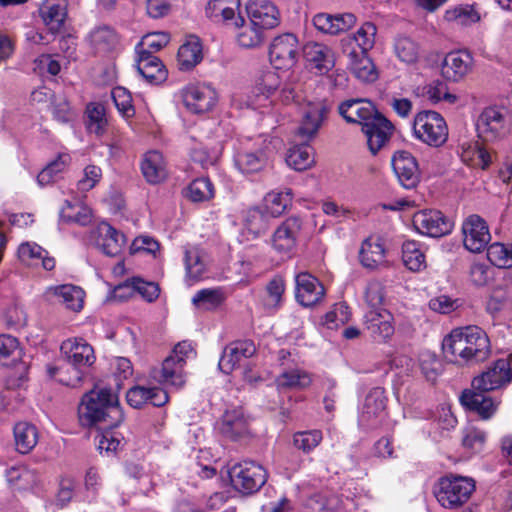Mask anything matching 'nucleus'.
Instances as JSON below:
<instances>
[{
	"label": "nucleus",
	"mask_w": 512,
	"mask_h": 512,
	"mask_svg": "<svg viewBox=\"0 0 512 512\" xmlns=\"http://www.w3.org/2000/svg\"><path fill=\"white\" fill-rule=\"evenodd\" d=\"M445 358L454 364L475 365L491 354L490 339L480 327L470 325L452 330L442 341Z\"/></svg>",
	"instance_id": "obj_1"
},
{
	"label": "nucleus",
	"mask_w": 512,
	"mask_h": 512,
	"mask_svg": "<svg viewBox=\"0 0 512 512\" xmlns=\"http://www.w3.org/2000/svg\"><path fill=\"white\" fill-rule=\"evenodd\" d=\"M78 419L85 428H116L124 420L119 397L111 388H93L83 394L78 405Z\"/></svg>",
	"instance_id": "obj_2"
},
{
	"label": "nucleus",
	"mask_w": 512,
	"mask_h": 512,
	"mask_svg": "<svg viewBox=\"0 0 512 512\" xmlns=\"http://www.w3.org/2000/svg\"><path fill=\"white\" fill-rule=\"evenodd\" d=\"M476 490V481L472 477L447 473L433 485V494L439 505L445 509L456 510L463 507Z\"/></svg>",
	"instance_id": "obj_3"
},
{
	"label": "nucleus",
	"mask_w": 512,
	"mask_h": 512,
	"mask_svg": "<svg viewBox=\"0 0 512 512\" xmlns=\"http://www.w3.org/2000/svg\"><path fill=\"white\" fill-rule=\"evenodd\" d=\"M61 351L72 365V377H60L59 382L68 387H77L83 378L82 368L92 366L96 360L93 347L83 338L63 341Z\"/></svg>",
	"instance_id": "obj_4"
},
{
	"label": "nucleus",
	"mask_w": 512,
	"mask_h": 512,
	"mask_svg": "<svg viewBox=\"0 0 512 512\" xmlns=\"http://www.w3.org/2000/svg\"><path fill=\"white\" fill-rule=\"evenodd\" d=\"M413 135L431 147H441L448 140V126L444 117L433 110L418 112L413 120Z\"/></svg>",
	"instance_id": "obj_5"
},
{
	"label": "nucleus",
	"mask_w": 512,
	"mask_h": 512,
	"mask_svg": "<svg viewBox=\"0 0 512 512\" xmlns=\"http://www.w3.org/2000/svg\"><path fill=\"white\" fill-rule=\"evenodd\" d=\"M228 476L234 490L243 495H252L267 482V471L254 461H243L228 469Z\"/></svg>",
	"instance_id": "obj_6"
},
{
	"label": "nucleus",
	"mask_w": 512,
	"mask_h": 512,
	"mask_svg": "<svg viewBox=\"0 0 512 512\" xmlns=\"http://www.w3.org/2000/svg\"><path fill=\"white\" fill-rule=\"evenodd\" d=\"M387 401L384 388L374 387L369 391L358 416V424L363 430L378 429L386 422L388 418Z\"/></svg>",
	"instance_id": "obj_7"
},
{
	"label": "nucleus",
	"mask_w": 512,
	"mask_h": 512,
	"mask_svg": "<svg viewBox=\"0 0 512 512\" xmlns=\"http://www.w3.org/2000/svg\"><path fill=\"white\" fill-rule=\"evenodd\" d=\"M302 226L303 222L298 216H290L283 220L270 239L274 252L282 257L291 258L296 250Z\"/></svg>",
	"instance_id": "obj_8"
},
{
	"label": "nucleus",
	"mask_w": 512,
	"mask_h": 512,
	"mask_svg": "<svg viewBox=\"0 0 512 512\" xmlns=\"http://www.w3.org/2000/svg\"><path fill=\"white\" fill-rule=\"evenodd\" d=\"M488 393L489 391H480L473 387L464 389L459 396V402L466 412L488 421L497 414L502 402L500 398L492 397Z\"/></svg>",
	"instance_id": "obj_9"
},
{
	"label": "nucleus",
	"mask_w": 512,
	"mask_h": 512,
	"mask_svg": "<svg viewBox=\"0 0 512 512\" xmlns=\"http://www.w3.org/2000/svg\"><path fill=\"white\" fill-rule=\"evenodd\" d=\"M511 382V362L508 358H501L491 363L481 374L475 376L471 381V387L491 392L502 389Z\"/></svg>",
	"instance_id": "obj_10"
},
{
	"label": "nucleus",
	"mask_w": 512,
	"mask_h": 512,
	"mask_svg": "<svg viewBox=\"0 0 512 512\" xmlns=\"http://www.w3.org/2000/svg\"><path fill=\"white\" fill-rule=\"evenodd\" d=\"M180 94L185 108L196 115L211 111L218 100L216 90L204 83L188 84Z\"/></svg>",
	"instance_id": "obj_11"
},
{
	"label": "nucleus",
	"mask_w": 512,
	"mask_h": 512,
	"mask_svg": "<svg viewBox=\"0 0 512 512\" xmlns=\"http://www.w3.org/2000/svg\"><path fill=\"white\" fill-rule=\"evenodd\" d=\"M299 55V42L296 35L283 33L276 36L269 47V60L275 69L293 67Z\"/></svg>",
	"instance_id": "obj_12"
},
{
	"label": "nucleus",
	"mask_w": 512,
	"mask_h": 512,
	"mask_svg": "<svg viewBox=\"0 0 512 512\" xmlns=\"http://www.w3.org/2000/svg\"><path fill=\"white\" fill-rule=\"evenodd\" d=\"M394 129L392 122L379 111L363 123L361 131L366 138L368 150L373 156L377 155L390 141Z\"/></svg>",
	"instance_id": "obj_13"
},
{
	"label": "nucleus",
	"mask_w": 512,
	"mask_h": 512,
	"mask_svg": "<svg viewBox=\"0 0 512 512\" xmlns=\"http://www.w3.org/2000/svg\"><path fill=\"white\" fill-rule=\"evenodd\" d=\"M463 245L472 253H481L491 240L488 224L478 214L467 216L462 223Z\"/></svg>",
	"instance_id": "obj_14"
},
{
	"label": "nucleus",
	"mask_w": 512,
	"mask_h": 512,
	"mask_svg": "<svg viewBox=\"0 0 512 512\" xmlns=\"http://www.w3.org/2000/svg\"><path fill=\"white\" fill-rule=\"evenodd\" d=\"M413 226L422 235L442 237L452 231L453 223L439 210H422L414 214Z\"/></svg>",
	"instance_id": "obj_15"
},
{
	"label": "nucleus",
	"mask_w": 512,
	"mask_h": 512,
	"mask_svg": "<svg viewBox=\"0 0 512 512\" xmlns=\"http://www.w3.org/2000/svg\"><path fill=\"white\" fill-rule=\"evenodd\" d=\"M391 165L399 183L405 189H413L420 182L418 161L411 152L395 151L391 158Z\"/></svg>",
	"instance_id": "obj_16"
},
{
	"label": "nucleus",
	"mask_w": 512,
	"mask_h": 512,
	"mask_svg": "<svg viewBox=\"0 0 512 512\" xmlns=\"http://www.w3.org/2000/svg\"><path fill=\"white\" fill-rule=\"evenodd\" d=\"M240 0H210L205 7V15L214 23L238 27L244 23L240 15Z\"/></svg>",
	"instance_id": "obj_17"
},
{
	"label": "nucleus",
	"mask_w": 512,
	"mask_h": 512,
	"mask_svg": "<svg viewBox=\"0 0 512 512\" xmlns=\"http://www.w3.org/2000/svg\"><path fill=\"white\" fill-rule=\"evenodd\" d=\"M256 351L255 343L250 339L232 341L223 350L218 363L219 369L230 374L242 360L251 358Z\"/></svg>",
	"instance_id": "obj_18"
},
{
	"label": "nucleus",
	"mask_w": 512,
	"mask_h": 512,
	"mask_svg": "<svg viewBox=\"0 0 512 512\" xmlns=\"http://www.w3.org/2000/svg\"><path fill=\"white\" fill-rule=\"evenodd\" d=\"M295 297L298 303L304 307H313L318 304L325 295L322 283L308 272H300L295 276Z\"/></svg>",
	"instance_id": "obj_19"
},
{
	"label": "nucleus",
	"mask_w": 512,
	"mask_h": 512,
	"mask_svg": "<svg viewBox=\"0 0 512 512\" xmlns=\"http://www.w3.org/2000/svg\"><path fill=\"white\" fill-rule=\"evenodd\" d=\"M186 359L181 356H167L160 368H153L150 377L160 384L181 387L185 383L184 367Z\"/></svg>",
	"instance_id": "obj_20"
},
{
	"label": "nucleus",
	"mask_w": 512,
	"mask_h": 512,
	"mask_svg": "<svg viewBox=\"0 0 512 512\" xmlns=\"http://www.w3.org/2000/svg\"><path fill=\"white\" fill-rule=\"evenodd\" d=\"M473 68V57L465 50L449 52L441 65L442 76L452 82L464 79Z\"/></svg>",
	"instance_id": "obj_21"
},
{
	"label": "nucleus",
	"mask_w": 512,
	"mask_h": 512,
	"mask_svg": "<svg viewBox=\"0 0 512 512\" xmlns=\"http://www.w3.org/2000/svg\"><path fill=\"white\" fill-rule=\"evenodd\" d=\"M365 328L373 339L386 342L395 332L394 316L387 309H371L365 315Z\"/></svg>",
	"instance_id": "obj_22"
},
{
	"label": "nucleus",
	"mask_w": 512,
	"mask_h": 512,
	"mask_svg": "<svg viewBox=\"0 0 512 512\" xmlns=\"http://www.w3.org/2000/svg\"><path fill=\"white\" fill-rule=\"evenodd\" d=\"M246 10L250 21L265 30L275 28L280 23L279 11L269 0H249Z\"/></svg>",
	"instance_id": "obj_23"
},
{
	"label": "nucleus",
	"mask_w": 512,
	"mask_h": 512,
	"mask_svg": "<svg viewBox=\"0 0 512 512\" xmlns=\"http://www.w3.org/2000/svg\"><path fill=\"white\" fill-rule=\"evenodd\" d=\"M505 113L502 108L490 106L480 114L476 127L480 136L486 141H493L500 136L505 128Z\"/></svg>",
	"instance_id": "obj_24"
},
{
	"label": "nucleus",
	"mask_w": 512,
	"mask_h": 512,
	"mask_svg": "<svg viewBox=\"0 0 512 512\" xmlns=\"http://www.w3.org/2000/svg\"><path fill=\"white\" fill-rule=\"evenodd\" d=\"M136 68L139 74L151 84H160L168 76V71L160 58L144 49L138 50Z\"/></svg>",
	"instance_id": "obj_25"
},
{
	"label": "nucleus",
	"mask_w": 512,
	"mask_h": 512,
	"mask_svg": "<svg viewBox=\"0 0 512 512\" xmlns=\"http://www.w3.org/2000/svg\"><path fill=\"white\" fill-rule=\"evenodd\" d=\"M377 111V108L371 101L359 98L345 100L338 106L339 115L347 123L359 124L361 127L363 123L367 122Z\"/></svg>",
	"instance_id": "obj_26"
},
{
	"label": "nucleus",
	"mask_w": 512,
	"mask_h": 512,
	"mask_svg": "<svg viewBox=\"0 0 512 512\" xmlns=\"http://www.w3.org/2000/svg\"><path fill=\"white\" fill-rule=\"evenodd\" d=\"M328 112L329 108L324 102L309 103L303 113L298 134L306 141L314 138L326 119Z\"/></svg>",
	"instance_id": "obj_27"
},
{
	"label": "nucleus",
	"mask_w": 512,
	"mask_h": 512,
	"mask_svg": "<svg viewBox=\"0 0 512 512\" xmlns=\"http://www.w3.org/2000/svg\"><path fill=\"white\" fill-rule=\"evenodd\" d=\"M361 265L369 270H376L386 264V249L383 240L377 236L367 237L359 250Z\"/></svg>",
	"instance_id": "obj_28"
},
{
	"label": "nucleus",
	"mask_w": 512,
	"mask_h": 512,
	"mask_svg": "<svg viewBox=\"0 0 512 512\" xmlns=\"http://www.w3.org/2000/svg\"><path fill=\"white\" fill-rule=\"evenodd\" d=\"M140 169L144 179L152 185L160 184L168 177L165 158L157 150H150L143 155Z\"/></svg>",
	"instance_id": "obj_29"
},
{
	"label": "nucleus",
	"mask_w": 512,
	"mask_h": 512,
	"mask_svg": "<svg viewBox=\"0 0 512 512\" xmlns=\"http://www.w3.org/2000/svg\"><path fill=\"white\" fill-rule=\"evenodd\" d=\"M303 54L309 65L319 74L328 73L335 65L333 51L325 44L308 42L303 47Z\"/></svg>",
	"instance_id": "obj_30"
},
{
	"label": "nucleus",
	"mask_w": 512,
	"mask_h": 512,
	"mask_svg": "<svg viewBox=\"0 0 512 512\" xmlns=\"http://www.w3.org/2000/svg\"><path fill=\"white\" fill-rule=\"evenodd\" d=\"M67 3L65 0L47 1L40 8V16L48 31L53 34H59L67 19Z\"/></svg>",
	"instance_id": "obj_31"
},
{
	"label": "nucleus",
	"mask_w": 512,
	"mask_h": 512,
	"mask_svg": "<svg viewBox=\"0 0 512 512\" xmlns=\"http://www.w3.org/2000/svg\"><path fill=\"white\" fill-rule=\"evenodd\" d=\"M348 58L349 69L357 79L367 83L377 80L378 72L372 59L368 56V52L352 48L348 53Z\"/></svg>",
	"instance_id": "obj_32"
},
{
	"label": "nucleus",
	"mask_w": 512,
	"mask_h": 512,
	"mask_svg": "<svg viewBox=\"0 0 512 512\" xmlns=\"http://www.w3.org/2000/svg\"><path fill=\"white\" fill-rule=\"evenodd\" d=\"M18 257L19 260L27 266H37L41 264L47 271L53 270L56 264L55 258L50 256L48 251L43 247L34 242L22 243L18 248Z\"/></svg>",
	"instance_id": "obj_33"
},
{
	"label": "nucleus",
	"mask_w": 512,
	"mask_h": 512,
	"mask_svg": "<svg viewBox=\"0 0 512 512\" xmlns=\"http://www.w3.org/2000/svg\"><path fill=\"white\" fill-rule=\"evenodd\" d=\"M97 246L103 254L115 257L121 254L125 244V236L109 224H103L98 229Z\"/></svg>",
	"instance_id": "obj_34"
},
{
	"label": "nucleus",
	"mask_w": 512,
	"mask_h": 512,
	"mask_svg": "<svg viewBox=\"0 0 512 512\" xmlns=\"http://www.w3.org/2000/svg\"><path fill=\"white\" fill-rule=\"evenodd\" d=\"M203 59L202 44L197 36H190L178 49L177 62L181 71H189Z\"/></svg>",
	"instance_id": "obj_35"
},
{
	"label": "nucleus",
	"mask_w": 512,
	"mask_h": 512,
	"mask_svg": "<svg viewBox=\"0 0 512 512\" xmlns=\"http://www.w3.org/2000/svg\"><path fill=\"white\" fill-rule=\"evenodd\" d=\"M236 168L243 174L262 171L268 164V157L263 149L257 151H238L234 156Z\"/></svg>",
	"instance_id": "obj_36"
},
{
	"label": "nucleus",
	"mask_w": 512,
	"mask_h": 512,
	"mask_svg": "<svg viewBox=\"0 0 512 512\" xmlns=\"http://www.w3.org/2000/svg\"><path fill=\"white\" fill-rule=\"evenodd\" d=\"M220 432L226 438L238 440L248 432V423L242 412L226 411L222 417Z\"/></svg>",
	"instance_id": "obj_37"
},
{
	"label": "nucleus",
	"mask_w": 512,
	"mask_h": 512,
	"mask_svg": "<svg viewBox=\"0 0 512 512\" xmlns=\"http://www.w3.org/2000/svg\"><path fill=\"white\" fill-rule=\"evenodd\" d=\"M285 290L286 284L284 277L279 274L274 275L268 281L264 289L262 299L264 308L271 312L279 310L283 305Z\"/></svg>",
	"instance_id": "obj_38"
},
{
	"label": "nucleus",
	"mask_w": 512,
	"mask_h": 512,
	"mask_svg": "<svg viewBox=\"0 0 512 512\" xmlns=\"http://www.w3.org/2000/svg\"><path fill=\"white\" fill-rule=\"evenodd\" d=\"M117 290H128V294L138 293L149 303L156 301L160 295V287L157 283L145 281L140 277L127 279L124 283L117 285Z\"/></svg>",
	"instance_id": "obj_39"
},
{
	"label": "nucleus",
	"mask_w": 512,
	"mask_h": 512,
	"mask_svg": "<svg viewBox=\"0 0 512 512\" xmlns=\"http://www.w3.org/2000/svg\"><path fill=\"white\" fill-rule=\"evenodd\" d=\"M461 446L468 456L481 453L486 446L488 434L476 426H467L461 432Z\"/></svg>",
	"instance_id": "obj_40"
},
{
	"label": "nucleus",
	"mask_w": 512,
	"mask_h": 512,
	"mask_svg": "<svg viewBox=\"0 0 512 512\" xmlns=\"http://www.w3.org/2000/svg\"><path fill=\"white\" fill-rule=\"evenodd\" d=\"M13 433L16 450L21 454L29 453L38 442V430L31 423H16L13 429Z\"/></svg>",
	"instance_id": "obj_41"
},
{
	"label": "nucleus",
	"mask_w": 512,
	"mask_h": 512,
	"mask_svg": "<svg viewBox=\"0 0 512 512\" xmlns=\"http://www.w3.org/2000/svg\"><path fill=\"white\" fill-rule=\"evenodd\" d=\"M402 261L410 271L419 272L426 267V256L421 244L415 240H407L402 244Z\"/></svg>",
	"instance_id": "obj_42"
},
{
	"label": "nucleus",
	"mask_w": 512,
	"mask_h": 512,
	"mask_svg": "<svg viewBox=\"0 0 512 512\" xmlns=\"http://www.w3.org/2000/svg\"><path fill=\"white\" fill-rule=\"evenodd\" d=\"M270 217L265 209L252 207L245 212L243 223L250 234L258 237L269 228Z\"/></svg>",
	"instance_id": "obj_43"
},
{
	"label": "nucleus",
	"mask_w": 512,
	"mask_h": 512,
	"mask_svg": "<svg viewBox=\"0 0 512 512\" xmlns=\"http://www.w3.org/2000/svg\"><path fill=\"white\" fill-rule=\"evenodd\" d=\"M313 148L308 144H300L291 147L286 156L288 166L296 171H304L314 163Z\"/></svg>",
	"instance_id": "obj_44"
},
{
	"label": "nucleus",
	"mask_w": 512,
	"mask_h": 512,
	"mask_svg": "<svg viewBox=\"0 0 512 512\" xmlns=\"http://www.w3.org/2000/svg\"><path fill=\"white\" fill-rule=\"evenodd\" d=\"M263 201L267 213L271 217H279L292 204V192L290 189L270 191L265 195Z\"/></svg>",
	"instance_id": "obj_45"
},
{
	"label": "nucleus",
	"mask_w": 512,
	"mask_h": 512,
	"mask_svg": "<svg viewBox=\"0 0 512 512\" xmlns=\"http://www.w3.org/2000/svg\"><path fill=\"white\" fill-rule=\"evenodd\" d=\"M279 387L285 389H306L312 383V376L309 372L302 369H291L282 372L276 378Z\"/></svg>",
	"instance_id": "obj_46"
},
{
	"label": "nucleus",
	"mask_w": 512,
	"mask_h": 512,
	"mask_svg": "<svg viewBox=\"0 0 512 512\" xmlns=\"http://www.w3.org/2000/svg\"><path fill=\"white\" fill-rule=\"evenodd\" d=\"M225 301V295L221 288H204L197 291L192 303L199 309L213 311L220 307Z\"/></svg>",
	"instance_id": "obj_47"
},
{
	"label": "nucleus",
	"mask_w": 512,
	"mask_h": 512,
	"mask_svg": "<svg viewBox=\"0 0 512 512\" xmlns=\"http://www.w3.org/2000/svg\"><path fill=\"white\" fill-rule=\"evenodd\" d=\"M215 196V188L208 177L194 179L186 189V197L195 203L209 201Z\"/></svg>",
	"instance_id": "obj_48"
},
{
	"label": "nucleus",
	"mask_w": 512,
	"mask_h": 512,
	"mask_svg": "<svg viewBox=\"0 0 512 512\" xmlns=\"http://www.w3.org/2000/svg\"><path fill=\"white\" fill-rule=\"evenodd\" d=\"M394 53L396 57L406 63L414 64L418 61L420 55V47L410 37L399 36L394 41Z\"/></svg>",
	"instance_id": "obj_49"
},
{
	"label": "nucleus",
	"mask_w": 512,
	"mask_h": 512,
	"mask_svg": "<svg viewBox=\"0 0 512 512\" xmlns=\"http://www.w3.org/2000/svg\"><path fill=\"white\" fill-rule=\"evenodd\" d=\"M105 112L104 105L99 102H90L86 106L87 128L97 136L103 135L106 131L107 119L105 118Z\"/></svg>",
	"instance_id": "obj_50"
},
{
	"label": "nucleus",
	"mask_w": 512,
	"mask_h": 512,
	"mask_svg": "<svg viewBox=\"0 0 512 512\" xmlns=\"http://www.w3.org/2000/svg\"><path fill=\"white\" fill-rule=\"evenodd\" d=\"M60 218L65 223L86 226L91 222V211L86 206L73 204L66 200L60 211Z\"/></svg>",
	"instance_id": "obj_51"
},
{
	"label": "nucleus",
	"mask_w": 512,
	"mask_h": 512,
	"mask_svg": "<svg viewBox=\"0 0 512 512\" xmlns=\"http://www.w3.org/2000/svg\"><path fill=\"white\" fill-rule=\"evenodd\" d=\"M444 18L449 22H457L463 26L475 24L481 19L478 11L469 5H459L447 9L445 11Z\"/></svg>",
	"instance_id": "obj_52"
},
{
	"label": "nucleus",
	"mask_w": 512,
	"mask_h": 512,
	"mask_svg": "<svg viewBox=\"0 0 512 512\" xmlns=\"http://www.w3.org/2000/svg\"><path fill=\"white\" fill-rule=\"evenodd\" d=\"M321 430L298 431L293 434V445L305 454L312 452L322 442Z\"/></svg>",
	"instance_id": "obj_53"
},
{
	"label": "nucleus",
	"mask_w": 512,
	"mask_h": 512,
	"mask_svg": "<svg viewBox=\"0 0 512 512\" xmlns=\"http://www.w3.org/2000/svg\"><path fill=\"white\" fill-rule=\"evenodd\" d=\"M240 31L237 34V42L243 48H255L261 45L264 39V30L255 26L251 21L249 25H239Z\"/></svg>",
	"instance_id": "obj_54"
},
{
	"label": "nucleus",
	"mask_w": 512,
	"mask_h": 512,
	"mask_svg": "<svg viewBox=\"0 0 512 512\" xmlns=\"http://www.w3.org/2000/svg\"><path fill=\"white\" fill-rule=\"evenodd\" d=\"M114 428H102L96 436L97 448L102 453L115 454L122 445L123 438L113 430Z\"/></svg>",
	"instance_id": "obj_55"
},
{
	"label": "nucleus",
	"mask_w": 512,
	"mask_h": 512,
	"mask_svg": "<svg viewBox=\"0 0 512 512\" xmlns=\"http://www.w3.org/2000/svg\"><path fill=\"white\" fill-rule=\"evenodd\" d=\"M377 27L372 22H365L353 35V41L358 47V51L368 52L375 44Z\"/></svg>",
	"instance_id": "obj_56"
},
{
	"label": "nucleus",
	"mask_w": 512,
	"mask_h": 512,
	"mask_svg": "<svg viewBox=\"0 0 512 512\" xmlns=\"http://www.w3.org/2000/svg\"><path fill=\"white\" fill-rule=\"evenodd\" d=\"M57 294L63 299L67 308L73 311H80L84 304V291L74 285H62L58 288Z\"/></svg>",
	"instance_id": "obj_57"
},
{
	"label": "nucleus",
	"mask_w": 512,
	"mask_h": 512,
	"mask_svg": "<svg viewBox=\"0 0 512 512\" xmlns=\"http://www.w3.org/2000/svg\"><path fill=\"white\" fill-rule=\"evenodd\" d=\"M169 41L170 35L167 32L148 33L136 45L135 51L138 53V50L144 49V51H150L151 54H154L167 46Z\"/></svg>",
	"instance_id": "obj_58"
},
{
	"label": "nucleus",
	"mask_w": 512,
	"mask_h": 512,
	"mask_svg": "<svg viewBox=\"0 0 512 512\" xmlns=\"http://www.w3.org/2000/svg\"><path fill=\"white\" fill-rule=\"evenodd\" d=\"M113 102L119 113L125 117H132L135 114V108L132 104L131 93L122 86L114 87L111 91Z\"/></svg>",
	"instance_id": "obj_59"
},
{
	"label": "nucleus",
	"mask_w": 512,
	"mask_h": 512,
	"mask_svg": "<svg viewBox=\"0 0 512 512\" xmlns=\"http://www.w3.org/2000/svg\"><path fill=\"white\" fill-rule=\"evenodd\" d=\"M52 114L55 120L64 124L72 122L76 117L74 109L64 96L54 98L52 101Z\"/></svg>",
	"instance_id": "obj_60"
},
{
	"label": "nucleus",
	"mask_w": 512,
	"mask_h": 512,
	"mask_svg": "<svg viewBox=\"0 0 512 512\" xmlns=\"http://www.w3.org/2000/svg\"><path fill=\"white\" fill-rule=\"evenodd\" d=\"M385 286L379 280H371L368 282L365 290V300L371 309H382L381 306L385 301Z\"/></svg>",
	"instance_id": "obj_61"
},
{
	"label": "nucleus",
	"mask_w": 512,
	"mask_h": 512,
	"mask_svg": "<svg viewBox=\"0 0 512 512\" xmlns=\"http://www.w3.org/2000/svg\"><path fill=\"white\" fill-rule=\"evenodd\" d=\"M184 260L186 276L194 282L199 281L205 272V264L199 255L193 251H186Z\"/></svg>",
	"instance_id": "obj_62"
},
{
	"label": "nucleus",
	"mask_w": 512,
	"mask_h": 512,
	"mask_svg": "<svg viewBox=\"0 0 512 512\" xmlns=\"http://www.w3.org/2000/svg\"><path fill=\"white\" fill-rule=\"evenodd\" d=\"M101 178V168L96 165H88L84 168V176L78 181L77 187L81 191H89L97 185Z\"/></svg>",
	"instance_id": "obj_63"
},
{
	"label": "nucleus",
	"mask_w": 512,
	"mask_h": 512,
	"mask_svg": "<svg viewBox=\"0 0 512 512\" xmlns=\"http://www.w3.org/2000/svg\"><path fill=\"white\" fill-rule=\"evenodd\" d=\"M426 95L427 98L433 103H438L441 100H447L450 103L456 101V96L450 94L447 91V86L442 81H434L432 84H430L427 87Z\"/></svg>",
	"instance_id": "obj_64"
}]
</instances>
